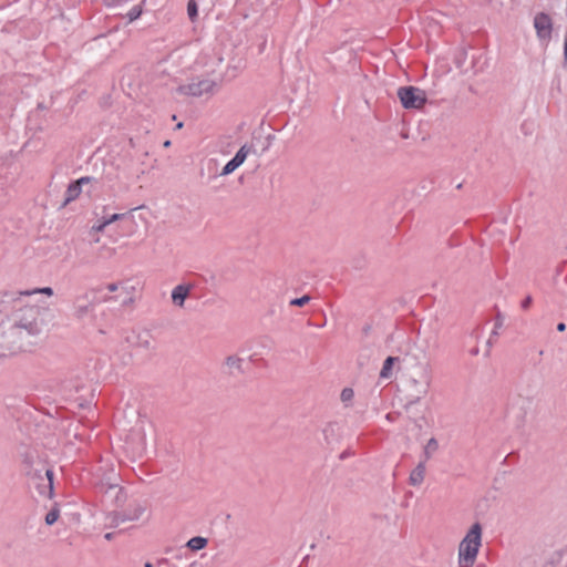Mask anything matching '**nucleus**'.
I'll use <instances>...</instances> for the list:
<instances>
[{"mask_svg": "<svg viewBox=\"0 0 567 567\" xmlns=\"http://www.w3.org/2000/svg\"><path fill=\"white\" fill-rule=\"evenodd\" d=\"M530 303H532V297H529V296H528V297H526V298L523 300V302H522V308H523V309H527V308L530 306Z\"/></svg>", "mask_w": 567, "mask_h": 567, "instance_id": "obj_30", "label": "nucleus"}, {"mask_svg": "<svg viewBox=\"0 0 567 567\" xmlns=\"http://www.w3.org/2000/svg\"><path fill=\"white\" fill-rule=\"evenodd\" d=\"M398 97L404 109L420 110L426 103V94L415 86H402L398 90Z\"/></svg>", "mask_w": 567, "mask_h": 567, "instance_id": "obj_5", "label": "nucleus"}, {"mask_svg": "<svg viewBox=\"0 0 567 567\" xmlns=\"http://www.w3.org/2000/svg\"><path fill=\"white\" fill-rule=\"evenodd\" d=\"M105 288L109 292H114L118 289V284L112 282V284L106 285Z\"/></svg>", "mask_w": 567, "mask_h": 567, "instance_id": "obj_29", "label": "nucleus"}, {"mask_svg": "<svg viewBox=\"0 0 567 567\" xmlns=\"http://www.w3.org/2000/svg\"><path fill=\"white\" fill-rule=\"evenodd\" d=\"M439 450V443L437 441L432 437L427 441L426 445L424 446L423 456L424 461H429Z\"/></svg>", "mask_w": 567, "mask_h": 567, "instance_id": "obj_19", "label": "nucleus"}, {"mask_svg": "<svg viewBox=\"0 0 567 567\" xmlns=\"http://www.w3.org/2000/svg\"><path fill=\"white\" fill-rule=\"evenodd\" d=\"M113 503L122 504L125 501V494L123 488L120 486V493L116 492H103Z\"/></svg>", "mask_w": 567, "mask_h": 567, "instance_id": "obj_22", "label": "nucleus"}, {"mask_svg": "<svg viewBox=\"0 0 567 567\" xmlns=\"http://www.w3.org/2000/svg\"><path fill=\"white\" fill-rule=\"evenodd\" d=\"M41 307L38 305H28L16 310L12 315L14 326L27 330L30 334L40 332L39 318Z\"/></svg>", "mask_w": 567, "mask_h": 567, "instance_id": "obj_3", "label": "nucleus"}, {"mask_svg": "<svg viewBox=\"0 0 567 567\" xmlns=\"http://www.w3.org/2000/svg\"><path fill=\"white\" fill-rule=\"evenodd\" d=\"M145 567H153V564L147 561V563H145Z\"/></svg>", "mask_w": 567, "mask_h": 567, "instance_id": "obj_37", "label": "nucleus"}, {"mask_svg": "<svg viewBox=\"0 0 567 567\" xmlns=\"http://www.w3.org/2000/svg\"><path fill=\"white\" fill-rule=\"evenodd\" d=\"M564 55H565V68L567 69V33H566V38H565Z\"/></svg>", "mask_w": 567, "mask_h": 567, "instance_id": "obj_31", "label": "nucleus"}, {"mask_svg": "<svg viewBox=\"0 0 567 567\" xmlns=\"http://www.w3.org/2000/svg\"><path fill=\"white\" fill-rule=\"evenodd\" d=\"M557 330H558L559 332L565 331V330H566V324H565L564 322L558 323V324H557Z\"/></svg>", "mask_w": 567, "mask_h": 567, "instance_id": "obj_32", "label": "nucleus"}, {"mask_svg": "<svg viewBox=\"0 0 567 567\" xmlns=\"http://www.w3.org/2000/svg\"><path fill=\"white\" fill-rule=\"evenodd\" d=\"M207 543H208L207 538L202 537V536H196V537L190 538L187 542L186 546L190 550H200L207 546Z\"/></svg>", "mask_w": 567, "mask_h": 567, "instance_id": "obj_21", "label": "nucleus"}, {"mask_svg": "<svg viewBox=\"0 0 567 567\" xmlns=\"http://www.w3.org/2000/svg\"><path fill=\"white\" fill-rule=\"evenodd\" d=\"M34 293H43V295H47L50 297L53 295V290L50 287H44V288H37L33 290H25V291L21 292V295H23V296H30V295H34Z\"/></svg>", "mask_w": 567, "mask_h": 567, "instance_id": "obj_24", "label": "nucleus"}, {"mask_svg": "<svg viewBox=\"0 0 567 567\" xmlns=\"http://www.w3.org/2000/svg\"><path fill=\"white\" fill-rule=\"evenodd\" d=\"M95 182L96 178L91 176H84L71 183L65 192V199L63 202V206H66L72 200L76 199L80 196L84 186L91 185L92 183Z\"/></svg>", "mask_w": 567, "mask_h": 567, "instance_id": "obj_10", "label": "nucleus"}, {"mask_svg": "<svg viewBox=\"0 0 567 567\" xmlns=\"http://www.w3.org/2000/svg\"><path fill=\"white\" fill-rule=\"evenodd\" d=\"M309 301H310V297L308 295H305L300 298L290 300V306L302 307V306L307 305Z\"/></svg>", "mask_w": 567, "mask_h": 567, "instance_id": "obj_27", "label": "nucleus"}, {"mask_svg": "<svg viewBox=\"0 0 567 567\" xmlns=\"http://www.w3.org/2000/svg\"><path fill=\"white\" fill-rule=\"evenodd\" d=\"M113 536H114L113 533H107V534H105L104 537H105V539L111 540L113 538Z\"/></svg>", "mask_w": 567, "mask_h": 567, "instance_id": "obj_35", "label": "nucleus"}, {"mask_svg": "<svg viewBox=\"0 0 567 567\" xmlns=\"http://www.w3.org/2000/svg\"><path fill=\"white\" fill-rule=\"evenodd\" d=\"M414 374L417 377V379L413 378L412 382L414 385L419 386V393L422 396H425L432 382L431 364L425 357L417 361L416 372Z\"/></svg>", "mask_w": 567, "mask_h": 567, "instance_id": "obj_7", "label": "nucleus"}, {"mask_svg": "<svg viewBox=\"0 0 567 567\" xmlns=\"http://www.w3.org/2000/svg\"><path fill=\"white\" fill-rule=\"evenodd\" d=\"M176 127L177 128H182L183 127V123H178Z\"/></svg>", "mask_w": 567, "mask_h": 567, "instance_id": "obj_38", "label": "nucleus"}, {"mask_svg": "<svg viewBox=\"0 0 567 567\" xmlns=\"http://www.w3.org/2000/svg\"><path fill=\"white\" fill-rule=\"evenodd\" d=\"M221 79L193 78L187 83L178 86L177 92L189 97H212L219 90Z\"/></svg>", "mask_w": 567, "mask_h": 567, "instance_id": "obj_2", "label": "nucleus"}, {"mask_svg": "<svg viewBox=\"0 0 567 567\" xmlns=\"http://www.w3.org/2000/svg\"><path fill=\"white\" fill-rule=\"evenodd\" d=\"M187 14L192 21H195L198 16V7L195 0H189L187 3Z\"/></svg>", "mask_w": 567, "mask_h": 567, "instance_id": "obj_23", "label": "nucleus"}, {"mask_svg": "<svg viewBox=\"0 0 567 567\" xmlns=\"http://www.w3.org/2000/svg\"><path fill=\"white\" fill-rule=\"evenodd\" d=\"M535 391L530 388H519L517 393L512 399L511 409L519 419L532 412L535 404Z\"/></svg>", "mask_w": 567, "mask_h": 567, "instance_id": "obj_4", "label": "nucleus"}, {"mask_svg": "<svg viewBox=\"0 0 567 567\" xmlns=\"http://www.w3.org/2000/svg\"><path fill=\"white\" fill-rule=\"evenodd\" d=\"M143 208H145V205H141L138 207L131 208L125 213H115V214H112L109 216H103L102 218L97 219V221L90 228L89 234L95 235V234L103 233L109 225H111L115 221L122 220L128 216H132L134 212H136L138 209H143Z\"/></svg>", "mask_w": 567, "mask_h": 567, "instance_id": "obj_8", "label": "nucleus"}, {"mask_svg": "<svg viewBox=\"0 0 567 567\" xmlns=\"http://www.w3.org/2000/svg\"><path fill=\"white\" fill-rule=\"evenodd\" d=\"M27 475L34 481L40 494L48 493L51 497L53 494V472L44 467H35L33 465L27 472Z\"/></svg>", "mask_w": 567, "mask_h": 567, "instance_id": "obj_6", "label": "nucleus"}, {"mask_svg": "<svg viewBox=\"0 0 567 567\" xmlns=\"http://www.w3.org/2000/svg\"><path fill=\"white\" fill-rule=\"evenodd\" d=\"M169 146H171V141H166V142L164 143V147H169Z\"/></svg>", "mask_w": 567, "mask_h": 567, "instance_id": "obj_36", "label": "nucleus"}, {"mask_svg": "<svg viewBox=\"0 0 567 567\" xmlns=\"http://www.w3.org/2000/svg\"><path fill=\"white\" fill-rule=\"evenodd\" d=\"M59 518V509L53 507L45 516V523L48 525L54 524Z\"/></svg>", "mask_w": 567, "mask_h": 567, "instance_id": "obj_26", "label": "nucleus"}, {"mask_svg": "<svg viewBox=\"0 0 567 567\" xmlns=\"http://www.w3.org/2000/svg\"><path fill=\"white\" fill-rule=\"evenodd\" d=\"M136 346L142 349H148L153 344V338L150 332L143 331L137 334L136 337Z\"/></svg>", "mask_w": 567, "mask_h": 567, "instance_id": "obj_20", "label": "nucleus"}, {"mask_svg": "<svg viewBox=\"0 0 567 567\" xmlns=\"http://www.w3.org/2000/svg\"><path fill=\"white\" fill-rule=\"evenodd\" d=\"M354 396V392L351 388H344L341 391L340 399L343 403H349Z\"/></svg>", "mask_w": 567, "mask_h": 567, "instance_id": "obj_25", "label": "nucleus"}, {"mask_svg": "<svg viewBox=\"0 0 567 567\" xmlns=\"http://www.w3.org/2000/svg\"><path fill=\"white\" fill-rule=\"evenodd\" d=\"M142 14V8L140 6H136L130 10L127 13L128 21L132 22L136 20Z\"/></svg>", "mask_w": 567, "mask_h": 567, "instance_id": "obj_28", "label": "nucleus"}, {"mask_svg": "<svg viewBox=\"0 0 567 567\" xmlns=\"http://www.w3.org/2000/svg\"><path fill=\"white\" fill-rule=\"evenodd\" d=\"M97 487L101 492H116L120 493V477L113 471H109L102 475L97 483Z\"/></svg>", "mask_w": 567, "mask_h": 567, "instance_id": "obj_12", "label": "nucleus"}, {"mask_svg": "<svg viewBox=\"0 0 567 567\" xmlns=\"http://www.w3.org/2000/svg\"><path fill=\"white\" fill-rule=\"evenodd\" d=\"M92 309L91 302H82L78 300L74 305L73 316L76 319H83Z\"/></svg>", "mask_w": 567, "mask_h": 567, "instance_id": "obj_18", "label": "nucleus"}, {"mask_svg": "<svg viewBox=\"0 0 567 567\" xmlns=\"http://www.w3.org/2000/svg\"><path fill=\"white\" fill-rule=\"evenodd\" d=\"M482 545V526L475 523L458 545L460 567H473Z\"/></svg>", "mask_w": 567, "mask_h": 567, "instance_id": "obj_1", "label": "nucleus"}, {"mask_svg": "<svg viewBox=\"0 0 567 567\" xmlns=\"http://www.w3.org/2000/svg\"><path fill=\"white\" fill-rule=\"evenodd\" d=\"M425 476V462H420L410 474V484L419 486L423 483Z\"/></svg>", "mask_w": 567, "mask_h": 567, "instance_id": "obj_16", "label": "nucleus"}, {"mask_svg": "<svg viewBox=\"0 0 567 567\" xmlns=\"http://www.w3.org/2000/svg\"><path fill=\"white\" fill-rule=\"evenodd\" d=\"M190 292V287L185 285L176 286L172 291V301L175 306L182 308Z\"/></svg>", "mask_w": 567, "mask_h": 567, "instance_id": "obj_15", "label": "nucleus"}, {"mask_svg": "<svg viewBox=\"0 0 567 567\" xmlns=\"http://www.w3.org/2000/svg\"><path fill=\"white\" fill-rule=\"evenodd\" d=\"M400 361L399 357H388L384 362L383 367L380 371V379H391L393 377V367L396 362Z\"/></svg>", "mask_w": 567, "mask_h": 567, "instance_id": "obj_17", "label": "nucleus"}, {"mask_svg": "<svg viewBox=\"0 0 567 567\" xmlns=\"http://www.w3.org/2000/svg\"><path fill=\"white\" fill-rule=\"evenodd\" d=\"M534 27L537 32L539 40L546 41L551 37L553 22L548 14L537 13L534 18Z\"/></svg>", "mask_w": 567, "mask_h": 567, "instance_id": "obj_9", "label": "nucleus"}, {"mask_svg": "<svg viewBox=\"0 0 567 567\" xmlns=\"http://www.w3.org/2000/svg\"><path fill=\"white\" fill-rule=\"evenodd\" d=\"M145 513V507L136 505L133 509L124 513H114L112 515V525L118 526L122 523L138 520Z\"/></svg>", "mask_w": 567, "mask_h": 567, "instance_id": "obj_11", "label": "nucleus"}, {"mask_svg": "<svg viewBox=\"0 0 567 567\" xmlns=\"http://www.w3.org/2000/svg\"><path fill=\"white\" fill-rule=\"evenodd\" d=\"M93 237V240L94 243H100V237H99V234H95V235H91Z\"/></svg>", "mask_w": 567, "mask_h": 567, "instance_id": "obj_34", "label": "nucleus"}, {"mask_svg": "<svg viewBox=\"0 0 567 567\" xmlns=\"http://www.w3.org/2000/svg\"><path fill=\"white\" fill-rule=\"evenodd\" d=\"M250 152V147L247 145H243L236 155L230 159L223 168L220 175L226 176L231 174L235 169H237L247 158Z\"/></svg>", "mask_w": 567, "mask_h": 567, "instance_id": "obj_13", "label": "nucleus"}, {"mask_svg": "<svg viewBox=\"0 0 567 567\" xmlns=\"http://www.w3.org/2000/svg\"><path fill=\"white\" fill-rule=\"evenodd\" d=\"M243 363H244V359L234 354V355H228L225 359L224 365L229 375H235V374L243 373Z\"/></svg>", "mask_w": 567, "mask_h": 567, "instance_id": "obj_14", "label": "nucleus"}, {"mask_svg": "<svg viewBox=\"0 0 567 567\" xmlns=\"http://www.w3.org/2000/svg\"><path fill=\"white\" fill-rule=\"evenodd\" d=\"M329 431L333 432V425L329 424L323 429V433L327 434Z\"/></svg>", "mask_w": 567, "mask_h": 567, "instance_id": "obj_33", "label": "nucleus"}]
</instances>
